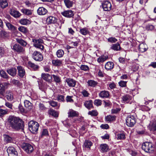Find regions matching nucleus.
Masks as SVG:
<instances>
[{"instance_id":"nucleus-36","label":"nucleus","mask_w":156,"mask_h":156,"mask_svg":"<svg viewBox=\"0 0 156 156\" xmlns=\"http://www.w3.org/2000/svg\"><path fill=\"white\" fill-rule=\"evenodd\" d=\"M108 58L107 55H102L98 58L97 61L99 63L103 62L105 61Z\"/></svg>"},{"instance_id":"nucleus-62","label":"nucleus","mask_w":156,"mask_h":156,"mask_svg":"<svg viewBox=\"0 0 156 156\" xmlns=\"http://www.w3.org/2000/svg\"><path fill=\"white\" fill-rule=\"evenodd\" d=\"M5 139L8 143L12 141V138L7 135L5 136Z\"/></svg>"},{"instance_id":"nucleus-24","label":"nucleus","mask_w":156,"mask_h":156,"mask_svg":"<svg viewBox=\"0 0 156 156\" xmlns=\"http://www.w3.org/2000/svg\"><path fill=\"white\" fill-rule=\"evenodd\" d=\"M27 66L28 67H30L34 70L36 71L39 68L38 66L35 65L31 61H29L27 64Z\"/></svg>"},{"instance_id":"nucleus-28","label":"nucleus","mask_w":156,"mask_h":156,"mask_svg":"<svg viewBox=\"0 0 156 156\" xmlns=\"http://www.w3.org/2000/svg\"><path fill=\"white\" fill-rule=\"evenodd\" d=\"M78 113L72 109L69 110L68 112V116L69 117H73L77 116L78 115Z\"/></svg>"},{"instance_id":"nucleus-14","label":"nucleus","mask_w":156,"mask_h":156,"mask_svg":"<svg viewBox=\"0 0 156 156\" xmlns=\"http://www.w3.org/2000/svg\"><path fill=\"white\" fill-rule=\"evenodd\" d=\"M8 83L5 82L0 83V94L3 96Z\"/></svg>"},{"instance_id":"nucleus-34","label":"nucleus","mask_w":156,"mask_h":156,"mask_svg":"<svg viewBox=\"0 0 156 156\" xmlns=\"http://www.w3.org/2000/svg\"><path fill=\"white\" fill-rule=\"evenodd\" d=\"M92 143L90 141L86 140L84 143L83 147L90 149V147L92 146Z\"/></svg>"},{"instance_id":"nucleus-10","label":"nucleus","mask_w":156,"mask_h":156,"mask_svg":"<svg viewBox=\"0 0 156 156\" xmlns=\"http://www.w3.org/2000/svg\"><path fill=\"white\" fill-rule=\"evenodd\" d=\"M132 97L129 94H126L122 96V102L125 103L131 104Z\"/></svg>"},{"instance_id":"nucleus-18","label":"nucleus","mask_w":156,"mask_h":156,"mask_svg":"<svg viewBox=\"0 0 156 156\" xmlns=\"http://www.w3.org/2000/svg\"><path fill=\"white\" fill-rule=\"evenodd\" d=\"M62 14L63 16L68 18L73 17L74 13L71 10H66L62 12Z\"/></svg>"},{"instance_id":"nucleus-61","label":"nucleus","mask_w":156,"mask_h":156,"mask_svg":"<svg viewBox=\"0 0 156 156\" xmlns=\"http://www.w3.org/2000/svg\"><path fill=\"white\" fill-rule=\"evenodd\" d=\"M154 28V26L152 25L148 24L146 27V29L148 30H151Z\"/></svg>"},{"instance_id":"nucleus-44","label":"nucleus","mask_w":156,"mask_h":156,"mask_svg":"<svg viewBox=\"0 0 156 156\" xmlns=\"http://www.w3.org/2000/svg\"><path fill=\"white\" fill-rule=\"evenodd\" d=\"M117 139L118 140H124L125 139V134L124 132L119 133L117 135Z\"/></svg>"},{"instance_id":"nucleus-1","label":"nucleus","mask_w":156,"mask_h":156,"mask_svg":"<svg viewBox=\"0 0 156 156\" xmlns=\"http://www.w3.org/2000/svg\"><path fill=\"white\" fill-rule=\"evenodd\" d=\"M8 122L12 129L18 131L23 130L24 124L23 121L20 118L14 116H10L8 118Z\"/></svg>"},{"instance_id":"nucleus-19","label":"nucleus","mask_w":156,"mask_h":156,"mask_svg":"<svg viewBox=\"0 0 156 156\" xmlns=\"http://www.w3.org/2000/svg\"><path fill=\"white\" fill-rule=\"evenodd\" d=\"M148 48L147 45L144 43H140L139 46V51L143 53L146 51Z\"/></svg>"},{"instance_id":"nucleus-42","label":"nucleus","mask_w":156,"mask_h":156,"mask_svg":"<svg viewBox=\"0 0 156 156\" xmlns=\"http://www.w3.org/2000/svg\"><path fill=\"white\" fill-rule=\"evenodd\" d=\"M149 128L151 130L154 131L156 130V122H151L149 125Z\"/></svg>"},{"instance_id":"nucleus-8","label":"nucleus","mask_w":156,"mask_h":156,"mask_svg":"<svg viewBox=\"0 0 156 156\" xmlns=\"http://www.w3.org/2000/svg\"><path fill=\"white\" fill-rule=\"evenodd\" d=\"M102 5L104 10L105 11H109L112 9V5L111 2L108 1L104 2L102 4Z\"/></svg>"},{"instance_id":"nucleus-63","label":"nucleus","mask_w":156,"mask_h":156,"mask_svg":"<svg viewBox=\"0 0 156 156\" xmlns=\"http://www.w3.org/2000/svg\"><path fill=\"white\" fill-rule=\"evenodd\" d=\"M64 97L63 95H60L58 97L57 99L59 101H64Z\"/></svg>"},{"instance_id":"nucleus-6","label":"nucleus","mask_w":156,"mask_h":156,"mask_svg":"<svg viewBox=\"0 0 156 156\" xmlns=\"http://www.w3.org/2000/svg\"><path fill=\"white\" fill-rule=\"evenodd\" d=\"M21 147L27 153L29 154L32 152L34 150L32 145L28 143H23L21 145Z\"/></svg>"},{"instance_id":"nucleus-39","label":"nucleus","mask_w":156,"mask_h":156,"mask_svg":"<svg viewBox=\"0 0 156 156\" xmlns=\"http://www.w3.org/2000/svg\"><path fill=\"white\" fill-rule=\"evenodd\" d=\"M87 83L89 86L93 87H95L98 83L97 81L91 80H89L87 82Z\"/></svg>"},{"instance_id":"nucleus-30","label":"nucleus","mask_w":156,"mask_h":156,"mask_svg":"<svg viewBox=\"0 0 156 156\" xmlns=\"http://www.w3.org/2000/svg\"><path fill=\"white\" fill-rule=\"evenodd\" d=\"M114 66V64L112 62H107L105 66V69L108 70L112 69Z\"/></svg>"},{"instance_id":"nucleus-37","label":"nucleus","mask_w":156,"mask_h":156,"mask_svg":"<svg viewBox=\"0 0 156 156\" xmlns=\"http://www.w3.org/2000/svg\"><path fill=\"white\" fill-rule=\"evenodd\" d=\"M80 32L82 35H86L89 33V31L87 28H81L80 30Z\"/></svg>"},{"instance_id":"nucleus-23","label":"nucleus","mask_w":156,"mask_h":156,"mask_svg":"<svg viewBox=\"0 0 156 156\" xmlns=\"http://www.w3.org/2000/svg\"><path fill=\"white\" fill-rule=\"evenodd\" d=\"M10 14L15 18H18L21 15L18 11L14 9H11Z\"/></svg>"},{"instance_id":"nucleus-40","label":"nucleus","mask_w":156,"mask_h":156,"mask_svg":"<svg viewBox=\"0 0 156 156\" xmlns=\"http://www.w3.org/2000/svg\"><path fill=\"white\" fill-rule=\"evenodd\" d=\"M20 23L23 25H27L30 24L31 23L30 20L26 19H22L20 21Z\"/></svg>"},{"instance_id":"nucleus-7","label":"nucleus","mask_w":156,"mask_h":156,"mask_svg":"<svg viewBox=\"0 0 156 156\" xmlns=\"http://www.w3.org/2000/svg\"><path fill=\"white\" fill-rule=\"evenodd\" d=\"M33 58L35 60L41 61L43 59V57L42 55L39 52L35 51L32 55Z\"/></svg>"},{"instance_id":"nucleus-51","label":"nucleus","mask_w":156,"mask_h":156,"mask_svg":"<svg viewBox=\"0 0 156 156\" xmlns=\"http://www.w3.org/2000/svg\"><path fill=\"white\" fill-rule=\"evenodd\" d=\"M0 75L2 77L5 79H7L9 77L8 75L3 70L0 71Z\"/></svg>"},{"instance_id":"nucleus-11","label":"nucleus","mask_w":156,"mask_h":156,"mask_svg":"<svg viewBox=\"0 0 156 156\" xmlns=\"http://www.w3.org/2000/svg\"><path fill=\"white\" fill-rule=\"evenodd\" d=\"M41 76L42 78L48 83H51L52 81V75L48 73H42Z\"/></svg>"},{"instance_id":"nucleus-45","label":"nucleus","mask_w":156,"mask_h":156,"mask_svg":"<svg viewBox=\"0 0 156 156\" xmlns=\"http://www.w3.org/2000/svg\"><path fill=\"white\" fill-rule=\"evenodd\" d=\"M0 37L4 38L8 37V33L5 30L0 29Z\"/></svg>"},{"instance_id":"nucleus-4","label":"nucleus","mask_w":156,"mask_h":156,"mask_svg":"<svg viewBox=\"0 0 156 156\" xmlns=\"http://www.w3.org/2000/svg\"><path fill=\"white\" fill-rule=\"evenodd\" d=\"M32 42L33 43V45L35 47L43 50L44 46L42 44L43 42L42 39L40 38H35L32 39Z\"/></svg>"},{"instance_id":"nucleus-54","label":"nucleus","mask_w":156,"mask_h":156,"mask_svg":"<svg viewBox=\"0 0 156 156\" xmlns=\"http://www.w3.org/2000/svg\"><path fill=\"white\" fill-rule=\"evenodd\" d=\"M94 103L95 105L98 106L101 105L102 101L99 99H96L94 101Z\"/></svg>"},{"instance_id":"nucleus-25","label":"nucleus","mask_w":156,"mask_h":156,"mask_svg":"<svg viewBox=\"0 0 156 156\" xmlns=\"http://www.w3.org/2000/svg\"><path fill=\"white\" fill-rule=\"evenodd\" d=\"M39 89L42 91H43L44 89L46 88L47 84L42 80L38 81Z\"/></svg>"},{"instance_id":"nucleus-5","label":"nucleus","mask_w":156,"mask_h":156,"mask_svg":"<svg viewBox=\"0 0 156 156\" xmlns=\"http://www.w3.org/2000/svg\"><path fill=\"white\" fill-rule=\"evenodd\" d=\"M136 122V119L134 116L130 115L126 119V124L129 127L133 126Z\"/></svg>"},{"instance_id":"nucleus-46","label":"nucleus","mask_w":156,"mask_h":156,"mask_svg":"<svg viewBox=\"0 0 156 156\" xmlns=\"http://www.w3.org/2000/svg\"><path fill=\"white\" fill-rule=\"evenodd\" d=\"M64 52L63 50L60 49L57 51L56 55L57 57L58 58H60L62 57L64 55Z\"/></svg>"},{"instance_id":"nucleus-16","label":"nucleus","mask_w":156,"mask_h":156,"mask_svg":"<svg viewBox=\"0 0 156 156\" xmlns=\"http://www.w3.org/2000/svg\"><path fill=\"white\" fill-rule=\"evenodd\" d=\"M100 149L102 153L106 152L109 150V146L106 144H101L100 147Z\"/></svg>"},{"instance_id":"nucleus-17","label":"nucleus","mask_w":156,"mask_h":156,"mask_svg":"<svg viewBox=\"0 0 156 156\" xmlns=\"http://www.w3.org/2000/svg\"><path fill=\"white\" fill-rule=\"evenodd\" d=\"M5 23L6 27L9 30L13 32L16 31L17 30L16 27L8 21H6L5 22Z\"/></svg>"},{"instance_id":"nucleus-52","label":"nucleus","mask_w":156,"mask_h":156,"mask_svg":"<svg viewBox=\"0 0 156 156\" xmlns=\"http://www.w3.org/2000/svg\"><path fill=\"white\" fill-rule=\"evenodd\" d=\"M98 113L96 110H94L92 111H89L88 112V114L91 115L92 116H96L98 115Z\"/></svg>"},{"instance_id":"nucleus-21","label":"nucleus","mask_w":156,"mask_h":156,"mask_svg":"<svg viewBox=\"0 0 156 156\" xmlns=\"http://www.w3.org/2000/svg\"><path fill=\"white\" fill-rule=\"evenodd\" d=\"M17 69L18 70V75L21 77H23L25 74L24 68L21 66H18L17 67Z\"/></svg>"},{"instance_id":"nucleus-49","label":"nucleus","mask_w":156,"mask_h":156,"mask_svg":"<svg viewBox=\"0 0 156 156\" xmlns=\"http://www.w3.org/2000/svg\"><path fill=\"white\" fill-rule=\"evenodd\" d=\"M6 97L7 100L10 101H12L13 98L12 93L10 92L7 93Z\"/></svg>"},{"instance_id":"nucleus-29","label":"nucleus","mask_w":156,"mask_h":156,"mask_svg":"<svg viewBox=\"0 0 156 156\" xmlns=\"http://www.w3.org/2000/svg\"><path fill=\"white\" fill-rule=\"evenodd\" d=\"M21 11L23 14L27 16H30L32 13V11L31 9H23L21 10Z\"/></svg>"},{"instance_id":"nucleus-9","label":"nucleus","mask_w":156,"mask_h":156,"mask_svg":"<svg viewBox=\"0 0 156 156\" xmlns=\"http://www.w3.org/2000/svg\"><path fill=\"white\" fill-rule=\"evenodd\" d=\"M7 151L9 156H18L17 152L13 147H8L7 150Z\"/></svg>"},{"instance_id":"nucleus-55","label":"nucleus","mask_w":156,"mask_h":156,"mask_svg":"<svg viewBox=\"0 0 156 156\" xmlns=\"http://www.w3.org/2000/svg\"><path fill=\"white\" fill-rule=\"evenodd\" d=\"M117 41V40L114 37H111L108 39V41L112 43H115Z\"/></svg>"},{"instance_id":"nucleus-56","label":"nucleus","mask_w":156,"mask_h":156,"mask_svg":"<svg viewBox=\"0 0 156 156\" xmlns=\"http://www.w3.org/2000/svg\"><path fill=\"white\" fill-rule=\"evenodd\" d=\"M127 81H120L119 82V86L122 87H125L126 86Z\"/></svg>"},{"instance_id":"nucleus-33","label":"nucleus","mask_w":156,"mask_h":156,"mask_svg":"<svg viewBox=\"0 0 156 156\" xmlns=\"http://www.w3.org/2000/svg\"><path fill=\"white\" fill-rule=\"evenodd\" d=\"M8 4L7 0H0V6L2 9H4L7 7Z\"/></svg>"},{"instance_id":"nucleus-13","label":"nucleus","mask_w":156,"mask_h":156,"mask_svg":"<svg viewBox=\"0 0 156 156\" xmlns=\"http://www.w3.org/2000/svg\"><path fill=\"white\" fill-rule=\"evenodd\" d=\"M99 96L100 97L104 98H108L110 96L109 92L107 90H104L101 91L99 93Z\"/></svg>"},{"instance_id":"nucleus-35","label":"nucleus","mask_w":156,"mask_h":156,"mask_svg":"<svg viewBox=\"0 0 156 156\" xmlns=\"http://www.w3.org/2000/svg\"><path fill=\"white\" fill-rule=\"evenodd\" d=\"M52 77H53V81L56 83H59L61 82V79L59 76L53 74Z\"/></svg>"},{"instance_id":"nucleus-26","label":"nucleus","mask_w":156,"mask_h":156,"mask_svg":"<svg viewBox=\"0 0 156 156\" xmlns=\"http://www.w3.org/2000/svg\"><path fill=\"white\" fill-rule=\"evenodd\" d=\"M7 72L11 76H14L16 75V69L14 68L8 69H7Z\"/></svg>"},{"instance_id":"nucleus-27","label":"nucleus","mask_w":156,"mask_h":156,"mask_svg":"<svg viewBox=\"0 0 156 156\" xmlns=\"http://www.w3.org/2000/svg\"><path fill=\"white\" fill-rule=\"evenodd\" d=\"M85 107L88 109H90L93 108V101L92 100H90L86 101L84 103Z\"/></svg>"},{"instance_id":"nucleus-20","label":"nucleus","mask_w":156,"mask_h":156,"mask_svg":"<svg viewBox=\"0 0 156 156\" xmlns=\"http://www.w3.org/2000/svg\"><path fill=\"white\" fill-rule=\"evenodd\" d=\"M66 82L70 87H74L76 83V81L75 80L71 78H67Z\"/></svg>"},{"instance_id":"nucleus-2","label":"nucleus","mask_w":156,"mask_h":156,"mask_svg":"<svg viewBox=\"0 0 156 156\" xmlns=\"http://www.w3.org/2000/svg\"><path fill=\"white\" fill-rule=\"evenodd\" d=\"M142 150L147 153H152L154 150V147L153 144L149 142L143 143L142 145Z\"/></svg>"},{"instance_id":"nucleus-50","label":"nucleus","mask_w":156,"mask_h":156,"mask_svg":"<svg viewBox=\"0 0 156 156\" xmlns=\"http://www.w3.org/2000/svg\"><path fill=\"white\" fill-rule=\"evenodd\" d=\"M49 114L52 116L57 117L58 116V114L55 111L53 110H50L48 111Z\"/></svg>"},{"instance_id":"nucleus-57","label":"nucleus","mask_w":156,"mask_h":156,"mask_svg":"<svg viewBox=\"0 0 156 156\" xmlns=\"http://www.w3.org/2000/svg\"><path fill=\"white\" fill-rule=\"evenodd\" d=\"M80 68L81 70L84 71H87L89 70L88 66L87 65H82L80 66Z\"/></svg>"},{"instance_id":"nucleus-60","label":"nucleus","mask_w":156,"mask_h":156,"mask_svg":"<svg viewBox=\"0 0 156 156\" xmlns=\"http://www.w3.org/2000/svg\"><path fill=\"white\" fill-rule=\"evenodd\" d=\"M5 53V50L4 48L0 47V57L4 56Z\"/></svg>"},{"instance_id":"nucleus-47","label":"nucleus","mask_w":156,"mask_h":156,"mask_svg":"<svg viewBox=\"0 0 156 156\" xmlns=\"http://www.w3.org/2000/svg\"><path fill=\"white\" fill-rule=\"evenodd\" d=\"M49 103L53 107H55L56 109H58L59 107V105H58L56 102L52 101H49Z\"/></svg>"},{"instance_id":"nucleus-32","label":"nucleus","mask_w":156,"mask_h":156,"mask_svg":"<svg viewBox=\"0 0 156 156\" xmlns=\"http://www.w3.org/2000/svg\"><path fill=\"white\" fill-rule=\"evenodd\" d=\"M25 107L28 109L30 110L32 108V104L28 100H25L24 101Z\"/></svg>"},{"instance_id":"nucleus-31","label":"nucleus","mask_w":156,"mask_h":156,"mask_svg":"<svg viewBox=\"0 0 156 156\" xmlns=\"http://www.w3.org/2000/svg\"><path fill=\"white\" fill-rule=\"evenodd\" d=\"M110 48L114 51H118L121 49V47L119 43L117 42L116 44H112Z\"/></svg>"},{"instance_id":"nucleus-59","label":"nucleus","mask_w":156,"mask_h":156,"mask_svg":"<svg viewBox=\"0 0 156 156\" xmlns=\"http://www.w3.org/2000/svg\"><path fill=\"white\" fill-rule=\"evenodd\" d=\"M81 93L84 97H88L89 95V93L85 90H83Z\"/></svg>"},{"instance_id":"nucleus-43","label":"nucleus","mask_w":156,"mask_h":156,"mask_svg":"<svg viewBox=\"0 0 156 156\" xmlns=\"http://www.w3.org/2000/svg\"><path fill=\"white\" fill-rule=\"evenodd\" d=\"M62 63V61L58 59H53L52 60V64L55 66H60Z\"/></svg>"},{"instance_id":"nucleus-41","label":"nucleus","mask_w":156,"mask_h":156,"mask_svg":"<svg viewBox=\"0 0 156 156\" xmlns=\"http://www.w3.org/2000/svg\"><path fill=\"white\" fill-rule=\"evenodd\" d=\"M116 118L115 116L108 115L105 117V119L107 122H110L115 120Z\"/></svg>"},{"instance_id":"nucleus-53","label":"nucleus","mask_w":156,"mask_h":156,"mask_svg":"<svg viewBox=\"0 0 156 156\" xmlns=\"http://www.w3.org/2000/svg\"><path fill=\"white\" fill-rule=\"evenodd\" d=\"M18 29L19 31L23 33H26L27 32V29L24 27H20L18 28Z\"/></svg>"},{"instance_id":"nucleus-58","label":"nucleus","mask_w":156,"mask_h":156,"mask_svg":"<svg viewBox=\"0 0 156 156\" xmlns=\"http://www.w3.org/2000/svg\"><path fill=\"white\" fill-rule=\"evenodd\" d=\"M72 96H67L66 98V100L67 102H70L73 103L74 101L72 99Z\"/></svg>"},{"instance_id":"nucleus-38","label":"nucleus","mask_w":156,"mask_h":156,"mask_svg":"<svg viewBox=\"0 0 156 156\" xmlns=\"http://www.w3.org/2000/svg\"><path fill=\"white\" fill-rule=\"evenodd\" d=\"M64 2L66 6L68 8L72 7L73 4V1L70 0H64Z\"/></svg>"},{"instance_id":"nucleus-48","label":"nucleus","mask_w":156,"mask_h":156,"mask_svg":"<svg viewBox=\"0 0 156 156\" xmlns=\"http://www.w3.org/2000/svg\"><path fill=\"white\" fill-rule=\"evenodd\" d=\"M16 41L18 43L23 46H26L27 44V42L22 39H17Z\"/></svg>"},{"instance_id":"nucleus-64","label":"nucleus","mask_w":156,"mask_h":156,"mask_svg":"<svg viewBox=\"0 0 156 156\" xmlns=\"http://www.w3.org/2000/svg\"><path fill=\"white\" fill-rule=\"evenodd\" d=\"M11 82L13 84L18 86L19 85L20 81L15 79H13L12 80Z\"/></svg>"},{"instance_id":"nucleus-3","label":"nucleus","mask_w":156,"mask_h":156,"mask_svg":"<svg viewBox=\"0 0 156 156\" xmlns=\"http://www.w3.org/2000/svg\"><path fill=\"white\" fill-rule=\"evenodd\" d=\"M28 126L30 131L33 133H35L38 130L39 124L36 121L31 120L29 122Z\"/></svg>"},{"instance_id":"nucleus-15","label":"nucleus","mask_w":156,"mask_h":156,"mask_svg":"<svg viewBox=\"0 0 156 156\" xmlns=\"http://www.w3.org/2000/svg\"><path fill=\"white\" fill-rule=\"evenodd\" d=\"M47 23L48 24H54L57 22V19L55 16H50L46 19Z\"/></svg>"},{"instance_id":"nucleus-12","label":"nucleus","mask_w":156,"mask_h":156,"mask_svg":"<svg viewBox=\"0 0 156 156\" xmlns=\"http://www.w3.org/2000/svg\"><path fill=\"white\" fill-rule=\"evenodd\" d=\"M13 49L14 51L19 53H23L25 50L23 47L18 44H15L13 46Z\"/></svg>"},{"instance_id":"nucleus-22","label":"nucleus","mask_w":156,"mask_h":156,"mask_svg":"<svg viewBox=\"0 0 156 156\" xmlns=\"http://www.w3.org/2000/svg\"><path fill=\"white\" fill-rule=\"evenodd\" d=\"M37 12L38 14L40 15H43L48 12V11L43 7H40L37 10Z\"/></svg>"}]
</instances>
